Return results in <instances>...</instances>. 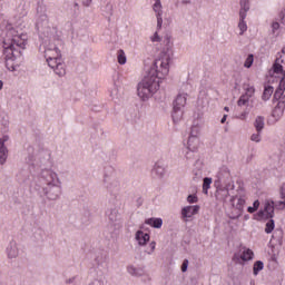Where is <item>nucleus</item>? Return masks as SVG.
I'll return each mask as SVG.
<instances>
[{
	"label": "nucleus",
	"mask_w": 285,
	"mask_h": 285,
	"mask_svg": "<svg viewBox=\"0 0 285 285\" xmlns=\"http://www.w3.org/2000/svg\"><path fill=\"white\" fill-rule=\"evenodd\" d=\"M253 207L257 210L259 208V200H255Z\"/></svg>",
	"instance_id": "603ef678"
},
{
	"label": "nucleus",
	"mask_w": 285,
	"mask_h": 285,
	"mask_svg": "<svg viewBox=\"0 0 285 285\" xmlns=\"http://www.w3.org/2000/svg\"><path fill=\"white\" fill-rule=\"evenodd\" d=\"M254 61H255V58H254L253 53L248 55L244 62V68H250V66H253Z\"/></svg>",
	"instance_id": "4c0bfd02"
},
{
	"label": "nucleus",
	"mask_w": 285,
	"mask_h": 285,
	"mask_svg": "<svg viewBox=\"0 0 285 285\" xmlns=\"http://www.w3.org/2000/svg\"><path fill=\"white\" fill-rule=\"evenodd\" d=\"M276 30H279V22L273 21L272 22V32L275 35Z\"/></svg>",
	"instance_id": "c03bdc74"
},
{
	"label": "nucleus",
	"mask_w": 285,
	"mask_h": 285,
	"mask_svg": "<svg viewBox=\"0 0 285 285\" xmlns=\"http://www.w3.org/2000/svg\"><path fill=\"white\" fill-rule=\"evenodd\" d=\"M249 101H250V98H248L247 96L243 95L238 99L237 104H238V106H248Z\"/></svg>",
	"instance_id": "58836bf2"
},
{
	"label": "nucleus",
	"mask_w": 285,
	"mask_h": 285,
	"mask_svg": "<svg viewBox=\"0 0 285 285\" xmlns=\"http://www.w3.org/2000/svg\"><path fill=\"white\" fill-rule=\"evenodd\" d=\"M229 195H230V193L228 191V188H222V187H219V188L217 189V195H216V197H217L218 199H220L222 202L226 203V199H228Z\"/></svg>",
	"instance_id": "5701e85b"
},
{
	"label": "nucleus",
	"mask_w": 285,
	"mask_h": 285,
	"mask_svg": "<svg viewBox=\"0 0 285 285\" xmlns=\"http://www.w3.org/2000/svg\"><path fill=\"white\" fill-rule=\"evenodd\" d=\"M75 6H76V7L79 6V3H75Z\"/></svg>",
	"instance_id": "bf43d9fd"
},
{
	"label": "nucleus",
	"mask_w": 285,
	"mask_h": 285,
	"mask_svg": "<svg viewBox=\"0 0 285 285\" xmlns=\"http://www.w3.org/2000/svg\"><path fill=\"white\" fill-rule=\"evenodd\" d=\"M248 10H250V1L249 0H240L239 17L246 18L248 14Z\"/></svg>",
	"instance_id": "f3484780"
},
{
	"label": "nucleus",
	"mask_w": 285,
	"mask_h": 285,
	"mask_svg": "<svg viewBox=\"0 0 285 285\" xmlns=\"http://www.w3.org/2000/svg\"><path fill=\"white\" fill-rule=\"evenodd\" d=\"M170 61H173V53L170 50L161 51L147 70L145 77L137 86V95L142 101H148L155 92L161 88L164 79L170 72Z\"/></svg>",
	"instance_id": "f03ea898"
},
{
	"label": "nucleus",
	"mask_w": 285,
	"mask_h": 285,
	"mask_svg": "<svg viewBox=\"0 0 285 285\" xmlns=\"http://www.w3.org/2000/svg\"><path fill=\"white\" fill-rule=\"evenodd\" d=\"M153 175H154V177H157V179H164V177L166 176V167H164V165L157 163L154 166Z\"/></svg>",
	"instance_id": "dca6fc26"
},
{
	"label": "nucleus",
	"mask_w": 285,
	"mask_h": 285,
	"mask_svg": "<svg viewBox=\"0 0 285 285\" xmlns=\"http://www.w3.org/2000/svg\"><path fill=\"white\" fill-rule=\"evenodd\" d=\"M127 273L132 277H141V275H144V271L135 267L134 265L127 266Z\"/></svg>",
	"instance_id": "4be33fe9"
},
{
	"label": "nucleus",
	"mask_w": 285,
	"mask_h": 285,
	"mask_svg": "<svg viewBox=\"0 0 285 285\" xmlns=\"http://www.w3.org/2000/svg\"><path fill=\"white\" fill-rule=\"evenodd\" d=\"M248 117V111H244L238 116V119H240L242 121H246Z\"/></svg>",
	"instance_id": "de8ad7c7"
},
{
	"label": "nucleus",
	"mask_w": 285,
	"mask_h": 285,
	"mask_svg": "<svg viewBox=\"0 0 285 285\" xmlns=\"http://www.w3.org/2000/svg\"><path fill=\"white\" fill-rule=\"evenodd\" d=\"M200 210L199 205H188L181 208L180 210V219H183L185 223H188L195 217V215H198Z\"/></svg>",
	"instance_id": "9d476101"
},
{
	"label": "nucleus",
	"mask_w": 285,
	"mask_h": 285,
	"mask_svg": "<svg viewBox=\"0 0 285 285\" xmlns=\"http://www.w3.org/2000/svg\"><path fill=\"white\" fill-rule=\"evenodd\" d=\"M224 177H230V171H228V167H222L218 171V179H224Z\"/></svg>",
	"instance_id": "f704fd0d"
},
{
	"label": "nucleus",
	"mask_w": 285,
	"mask_h": 285,
	"mask_svg": "<svg viewBox=\"0 0 285 285\" xmlns=\"http://www.w3.org/2000/svg\"><path fill=\"white\" fill-rule=\"evenodd\" d=\"M3 90V80H0V91Z\"/></svg>",
	"instance_id": "6e6d98bb"
},
{
	"label": "nucleus",
	"mask_w": 285,
	"mask_h": 285,
	"mask_svg": "<svg viewBox=\"0 0 285 285\" xmlns=\"http://www.w3.org/2000/svg\"><path fill=\"white\" fill-rule=\"evenodd\" d=\"M188 271V259H185L181 264V272L186 273Z\"/></svg>",
	"instance_id": "49530a36"
},
{
	"label": "nucleus",
	"mask_w": 285,
	"mask_h": 285,
	"mask_svg": "<svg viewBox=\"0 0 285 285\" xmlns=\"http://www.w3.org/2000/svg\"><path fill=\"white\" fill-rule=\"evenodd\" d=\"M244 90H245V97H248L249 99L253 98L255 95V87L250 83L244 85Z\"/></svg>",
	"instance_id": "c85d7f7f"
},
{
	"label": "nucleus",
	"mask_w": 285,
	"mask_h": 285,
	"mask_svg": "<svg viewBox=\"0 0 285 285\" xmlns=\"http://www.w3.org/2000/svg\"><path fill=\"white\" fill-rule=\"evenodd\" d=\"M229 206L232 207V210L236 212L234 218L242 217L244 206H246V194L244 193V189H239L235 196L230 197Z\"/></svg>",
	"instance_id": "0eeeda50"
},
{
	"label": "nucleus",
	"mask_w": 285,
	"mask_h": 285,
	"mask_svg": "<svg viewBox=\"0 0 285 285\" xmlns=\"http://www.w3.org/2000/svg\"><path fill=\"white\" fill-rule=\"evenodd\" d=\"M224 110H225L226 112H228V111L230 110V108L225 107Z\"/></svg>",
	"instance_id": "4d7b16f0"
},
{
	"label": "nucleus",
	"mask_w": 285,
	"mask_h": 285,
	"mask_svg": "<svg viewBox=\"0 0 285 285\" xmlns=\"http://www.w3.org/2000/svg\"><path fill=\"white\" fill-rule=\"evenodd\" d=\"M273 92H274L273 87L271 86L265 87L262 96L263 101H268V99L273 97Z\"/></svg>",
	"instance_id": "bb28decb"
},
{
	"label": "nucleus",
	"mask_w": 285,
	"mask_h": 285,
	"mask_svg": "<svg viewBox=\"0 0 285 285\" xmlns=\"http://www.w3.org/2000/svg\"><path fill=\"white\" fill-rule=\"evenodd\" d=\"M259 219H273L275 215V203L273 200H266L264 209L258 212Z\"/></svg>",
	"instance_id": "9b49d317"
},
{
	"label": "nucleus",
	"mask_w": 285,
	"mask_h": 285,
	"mask_svg": "<svg viewBox=\"0 0 285 285\" xmlns=\"http://www.w3.org/2000/svg\"><path fill=\"white\" fill-rule=\"evenodd\" d=\"M76 279H77V277H75V276L70 277V278H67L66 284H75Z\"/></svg>",
	"instance_id": "8fccbe9b"
},
{
	"label": "nucleus",
	"mask_w": 285,
	"mask_h": 285,
	"mask_svg": "<svg viewBox=\"0 0 285 285\" xmlns=\"http://www.w3.org/2000/svg\"><path fill=\"white\" fill-rule=\"evenodd\" d=\"M284 110H285V100H281L277 102V105L272 110L271 118L268 119V124L272 126H275L282 117H284Z\"/></svg>",
	"instance_id": "1a4fd4ad"
},
{
	"label": "nucleus",
	"mask_w": 285,
	"mask_h": 285,
	"mask_svg": "<svg viewBox=\"0 0 285 285\" xmlns=\"http://www.w3.org/2000/svg\"><path fill=\"white\" fill-rule=\"evenodd\" d=\"M188 101V94L181 92L176 96L173 101L171 117L174 124H179L184 119V110L186 108V102Z\"/></svg>",
	"instance_id": "423d86ee"
},
{
	"label": "nucleus",
	"mask_w": 285,
	"mask_h": 285,
	"mask_svg": "<svg viewBox=\"0 0 285 285\" xmlns=\"http://www.w3.org/2000/svg\"><path fill=\"white\" fill-rule=\"evenodd\" d=\"M107 217L111 224H116V222H119V212L117 209H110L107 212Z\"/></svg>",
	"instance_id": "393cba45"
},
{
	"label": "nucleus",
	"mask_w": 285,
	"mask_h": 285,
	"mask_svg": "<svg viewBox=\"0 0 285 285\" xmlns=\"http://www.w3.org/2000/svg\"><path fill=\"white\" fill-rule=\"evenodd\" d=\"M153 1L154 3L151 8L157 21L156 30H161L164 26V4H161V0H153Z\"/></svg>",
	"instance_id": "6e6552de"
},
{
	"label": "nucleus",
	"mask_w": 285,
	"mask_h": 285,
	"mask_svg": "<svg viewBox=\"0 0 285 285\" xmlns=\"http://www.w3.org/2000/svg\"><path fill=\"white\" fill-rule=\"evenodd\" d=\"M82 6L83 8H90V6H92V0H83Z\"/></svg>",
	"instance_id": "09e8293b"
},
{
	"label": "nucleus",
	"mask_w": 285,
	"mask_h": 285,
	"mask_svg": "<svg viewBox=\"0 0 285 285\" xmlns=\"http://www.w3.org/2000/svg\"><path fill=\"white\" fill-rule=\"evenodd\" d=\"M264 126H266L264 116H257L254 121L256 132H262V130H264Z\"/></svg>",
	"instance_id": "a211bd4d"
},
{
	"label": "nucleus",
	"mask_w": 285,
	"mask_h": 285,
	"mask_svg": "<svg viewBox=\"0 0 285 285\" xmlns=\"http://www.w3.org/2000/svg\"><path fill=\"white\" fill-rule=\"evenodd\" d=\"M279 197L282 200L277 202L275 206L282 210L285 208V183H283L279 188Z\"/></svg>",
	"instance_id": "6ab92c4d"
},
{
	"label": "nucleus",
	"mask_w": 285,
	"mask_h": 285,
	"mask_svg": "<svg viewBox=\"0 0 285 285\" xmlns=\"http://www.w3.org/2000/svg\"><path fill=\"white\" fill-rule=\"evenodd\" d=\"M226 119H228V115H224L220 119V124H226Z\"/></svg>",
	"instance_id": "864d4df0"
},
{
	"label": "nucleus",
	"mask_w": 285,
	"mask_h": 285,
	"mask_svg": "<svg viewBox=\"0 0 285 285\" xmlns=\"http://www.w3.org/2000/svg\"><path fill=\"white\" fill-rule=\"evenodd\" d=\"M16 27L7 23L4 26V37H3V56L6 61V67L10 72H14L21 63V50H26V45L28 43V35L22 30L27 28L28 21V8H26V2L20 1L16 8L14 13Z\"/></svg>",
	"instance_id": "f257e3e1"
},
{
	"label": "nucleus",
	"mask_w": 285,
	"mask_h": 285,
	"mask_svg": "<svg viewBox=\"0 0 285 285\" xmlns=\"http://www.w3.org/2000/svg\"><path fill=\"white\" fill-rule=\"evenodd\" d=\"M261 271H264V262L257 261L254 263V266H253V275H255V277H257V275H259Z\"/></svg>",
	"instance_id": "cd10ccee"
},
{
	"label": "nucleus",
	"mask_w": 285,
	"mask_h": 285,
	"mask_svg": "<svg viewBox=\"0 0 285 285\" xmlns=\"http://www.w3.org/2000/svg\"><path fill=\"white\" fill-rule=\"evenodd\" d=\"M256 210H257V209H255L254 207H248V208H247V212L250 213V214L256 213Z\"/></svg>",
	"instance_id": "5fc2aeb1"
},
{
	"label": "nucleus",
	"mask_w": 285,
	"mask_h": 285,
	"mask_svg": "<svg viewBox=\"0 0 285 285\" xmlns=\"http://www.w3.org/2000/svg\"><path fill=\"white\" fill-rule=\"evenodd\" d=\"M117 60L120 66H126V61H128V59L124 49L117 51Z\"/></svg>",
	"instance_id": "a878e982"
},
{
	"label": "nucleus",
	"mask_w": 285,
	"mask_h": 285,
	"mask_svg": "<svg viewBox=\"0 0 285 285\" xmlns=\"http://www.w3.org/2000/svg\"><path fill=\"white\" fill-rule=\"evenodd\" d=\"M147 226H151V228H161L164 226V220L161 218H148L145 220Z\"/></svg>",
	"instance_id": "aec40b11"
},
{
	"label": "nucleus",
	"mask_w": 285,
	"mask_h": 285,
	"mask_svg": "<svg viewBox=\"0 0 285 285\" xmlns=\"http://www.w3.org/2000/svg\"><path fill=\"white\" fill-rule=\"evenodd\" d=\"M149 39L151 43H159V41H161V36H159V29H157L156 32H154V35L150 36Z\"/></svg>",
	"instance_id": "e433bc0d"
},
{
	"label": "nucleus",
	"mask_w": 285,
	"mask_h": 285,
	"mask_svg": "<svg viewBox=\"0 0 285 285\" xmlns=\"http://www.w3.org/2000/svg\"><path fill=\"white\" fill-rule=\"evenodd\" d=\"M8 259H17L19 257V244L17 242L11 240L6 249Z\"/></svg>",
	"instance_id": "4468645a"
},
{
	"label": "nucleus",
	"mask_w": 285,
	"mask_h": 285,
	"mask_svg": "<svg viewBox=\"0 0 285 285\" xmlns=\"http://www.w3.org/2000/svg\"><path fill=\"white\" fill-rule=\"evenodd\" d=\"M187 202L188 204H197V202H199V198L197 197V195L193 194L187 196Z\"/></svg>",
	"instance_id": "a19ab883"
},
{
	"label": "nucleus",
	"mask_w": 285,
	"mask_h": 285,
	"mask_svg": "<svg viewBox=\"0 0 285 285\" xmlns=\"http://www.w3.org/2000/svg\"><path fill=\"white\" fill-rule=\"evenodd\" d=\"M9 140V136L0 138V166H3L8 161V147L6 146V142Z\"/></svg>",
	"instance_id": "f8f14e48"
},
{
	"label": "nucleus",
	"mask_w": 285,
	"mask_h": 285,
	"mask_svg": "<svg viewBox=\"0 0 285 285\" xmlns=\"http://www.w3.org/2000/svg\"><path fill=\"white\" fill-rule=\"evenodd\" d=\"M135 239L138 246H146L150 242V234L145 233L144 230H138L135 234Z\"/></svg>",
	"instance_id": "2eb2a0df"
},
{
	"label": "nucleus",
	"mask_w": 285,
	"mask_h": 285,
	"mask_svg": "<svg viewBox=\"0 0 285 285\" xmlns=\"http://www.w3.org/2000/svg\"><path fill=\"white\" fill-rule=\"evenodd\" d=\"M164 43L167 47L166 49L163 50V52H169L171 53L173 57V37H170L169 35H166L164 38Z\"/></svg>",
	"instance_id": "b1692460"
},
{
	"label": "nucleus",
	"mask_w": 285,
	"mask_h": 285,
	"mask_svg": "<svg viewBox=\"0 0 285 285\" xmlns=\"http://www.w3.org/2000/svg\"><path fill=\"white\" fill-rule=\"evenodd\" d=\"M278 21L285 26V9L281 10L278 13Z\"/></svg>",
	"instance_id": "37998d69"
},
{
	"label": "nucleus",
	"mask_w": 285,
	"mask_h": 285,
	"mask_svg": "<svg viewBox=\"0 0 285 285\" xmlns=\"http://www.w3.org/2000/svg\"><path fill=\"white\" fill-rule=\"evenodd\" d=\"M39 179L45 184V187H42V195L48 202H57L61 198L62 181L59 174L50 168V166H52L50 153L46 151L39 154Z\"/></svg>",
	"instance_id": "7ed1b4c3"
},
{
	"label": "nucleus",
	"mask_w": 285,
	"mask_h": 285,
	"mask_svg": "<svg viewBox=\"0 0 285 285\" xmlns=\"http://www.w3.org/2000/svg\"><path fill=\"white\" fill-rule=\"evenodd\" d=\"M284 55H285V47L282 48L281 52L276 53L275 61H277L278 57H281V59L283 60V63H284Z\"/></svg>",
	"instance_id": "a18cd8bd"
},
{
	"label": "nucleus",
	"mask_w": 285,
	"mask_h": 285,
	"mask_svg": "<svg viewBox=\"0 0 285 285\" xmlns=\"http://www.w3.org/2000/svg\"><path fill=\"white\" fill-rule=\"evenodd\" d=\"M89 285H104V282L96 279V281L91 282Z\"/></svg>",
	"instance_id": "3c124183"
},
{
	"label": "nucleus",
	"mask_w": 285,
	"mask_h": 285,
	"mask_svg": "<svg viewBox=\"0 0 285 285\" xmlns=\"http://www.w3.org/2000/svg\"><path fill=\"white\" fill-rule=\"evenodd\" d=\"M157 248V243L155 240H153L151 243H149V248L145 250V253L147 255H153V253H155V249Z\"/></svg>",
	"instance_id": "ea45409f"
},
{
	"label": "nucleus",
	"mask_w": 285,
	"mask_h": 285,
	"mask_svg": "<svg viewBox=\"0 0 285 285\" xmlns=\"http://www.w3.org/2000/svg\"><path fill=\"white\" fill-rule=\"evenodd\" d=\"M198 148H199V137H197V132L195 134V128H193L187 141L186 150H190V153H197Z\"/></svg>",
	"instance_id": "ddd939ff"
},
{
	"label": "nucleus",
	"mask_w": 285,
	"mask_h": 285,
	"mask_svg": "<svg viewBox=\"0 0 285 285\" xmlns=\"http://www.w3.org/2000/svg\"><path fill=\"white\" fill-rule=\"evenodd\" d=\"M45 35V59L49 68H51L58 77H66V62L63 61V57H61V47L63 46V41L59 39V36H57L56 28L47 29Z\"/></svg>",
	"instance_id": "20e7f679"
},
{
	"label": "nucleus",
	"mask_w": 285,
	"mask_h": 285,
	"mask_svg": "<svg viewBox=\"0 0 285 285\" xmlns=\"http://www.w3.org/2000/svg\"><path fill=\"white\" fill-rule=\"evenodd\" d=\"M210 184H213V178H204V183H203V193L205 195H208V190L210 189Z\"/></svg>",
	"instance_id": "473e14b6"
},
{
	"label": "nucleus",
	"mask_w": 285,
	"mask_h": 285,
	"mask_svg": "<svg viewBox=\"0 0 285 285\" xmlns=\"http://www.w3.org/2000/svg\"><path fill=\"white\" fill-rule=\"evenodd\" d=\"M238 29L240 30V36L244 35L246 30H248V24H246V18L239 17Z\"/></svg>",
	"instance_id": "7c9ffc66"
},
{
	"label": "nucleus",
	"mask_w": 285,
	"mask_h": 285,
	"mask_svg": "<svg viewBox=\"0 0 285 285\" xmlns=\"http://www.w3.org/2000/svg\"><path fill=\"white\" fill-rule=\"evenodd\" d=\"M284 60L282 59V56H278L276 61H274L271 70H269V77L273 79H277L279 81L278 87L274 94V99L276 101H285V70H284Z\"/></svg>",
	"instance_id": "39448f33"
},
{
	"label": "nucleus",
	"mask_w": 285,
	"mask_h": 285,
	"mask_svg": "<svg viewBox=\"0 0 285 285\" xmlns=\"http://www.w3.org/2000/svg\"><path fill=\"white\" fill-rule=\"evenodd\" d=\"M250 141H254L255 144H259L262 141V131H256L252 134Z\"/></svg>",
	"instance_id": "c9c22d12"
},
{
	"label": "nucleus",
	"mask_w": 285,
	"mask_h": 285,
	"mask_svg": "<svg viewBox=\"0 0 285 285\" xmlns=\"http://www.w3.org/2000/svg\"><path fill=\"white\" fill-rule=\"evenodd\" d=\"M191 175H193V181H199V179L204 177V171L202 170V168H194L191 171Z\"/></svg>",
	"instance_id": "c756f323"
},
{
	"label": "nucleus",
	"mask_w": 285,
	"mask_h": 285,
	"mask_svg": "<svg viewBox=\"0 0 285 285\" xmlns=\"http://www.w3.org/2000/svg\"><path fill=\"white\" fill-rule=\"evenodd\" d=\"M185 158L187 159V161H190V159H195V151H190L187 149L185 151Z\"/></svg>",
	"instance_id": "79ce46f5"
},
{
	"label": "nucleus",
	"mask_w": 285,
	"mask_h": 285,
	"mask_svg": "<svg viewBox=\"0 0 285 285\" xmlns=\"http://www.w3.org/2000/svg\"><path fill=\"white\" fill-rule=\"evenodd\" d=\"M253 257H255V253L252 252L250 248H243V253L240 255V259L243 262H250V259H253Z\"/></svg>",
	"instance_id": "412c9836"
},
{
	"label": "nucleus",
	"mask_w": 285,
	"mask_h": 285,
	"mask_svg": "<svg viewBox=\"0 0 285 285\" xmlns=\"http://www.w3.org/2000/svg\"><path fill=\"white\" fill-rule=\"evenodd\" d=\"M273 230H275V220L269 219L266 223L265 233H267V235H271V233H273Z\"/></svg>",
	"instance_id": "72a5a7b5"
},
{
	"label": "nucleus",
	"mask_w": 285,
	"mask_h": 285,
	"mask_svg": "<svg viewBox=\"0 0 285 285\" xmlns=\"http://www.w3.org/2000/svg\"><path fill=\"white\" fill-rule=\"evenodd\" d=\"M104 181H105V183H106V181H108V178H105V180H104Z\"/></svg>",
	"instance_id": "13d9d810"
},
{
	"label": "nucleus",
	"mask_w": 285,
	"mask_h": 285,
	"mask_svg": "<svg viewBox=\"0 0 285 285\" xmlns=\"http://www.w3.org/2000/svg\"><path fill=\"white\" fill-rule=\"evenodd\" d=\"M110 97L111 99H119L121 97V91L119 90V86L114 85V87L110 90Z\"/></svg>",
	"instance_id": "2f4dec72"
}]
</instances>
